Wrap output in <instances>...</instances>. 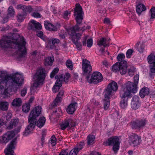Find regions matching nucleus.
I'll return each mask as SVG.
<instances>
[{
  "label": "nucleus",
  "mask_w": 155,
  "mask_h": 155,
  "mask_svg": "<svg viewBox=\"0 0 155 155\" xmlns=\"http://www.w3.org/2000/svg\"><path fill=\"white\" fill-rule=\"evenodd\" d=\"M45 64L46 66L51 65L54 61V57L53 56L45 58L44 60Z\"/></svg>",
  "instance_id": "27"
},
{
  "label": "nucleus",
  "mask_w": 155,
  "mask_h": 155,
  "mask_svg": "<svg viewBox=\"0 0 155 155\" xmlns=\"http://www.w3.org/2000/svg\"><path fill=\"white\" fill-rule=\"evenodd\" d=\"M25 43L23 37L20 38V41H13L8 37H4L0 41V47L4 50L10 48L18 49V57L22 58L25 57L27 54Z\"/></svg>",
  "instance_id": "1"
},
{
  "label": "nucleus",
  "mask_w": 155,
  "mask_h": 155,
  "mask_svg": "<svg viewBox=\"0 0 155 155\" xmlns=\"http://www.w3.org/2000/svg\"><path fill=\"white\" fill-rule=\"evenodd\" d=\"M30 108V104L29 103H28L24 104L22 107V109L23 112L25 113L28 112Z\"/></svg>",
  "instance_id": "37"
},
{
  "label": "nucleus",
  "mask_w": 155,
  "mask_h": 155,
  "mask_svg": "<svg viewBox=\"0 0 155 155\" xmlns=\"http://www.w3.org/2000/svg\"><path fill=\"white\" fill-rule=\"evenodd\" d=\"M70 76V74L69 73H66L65 74L64 76V81L67 82Z\"/></svg>",
  "instance_id": "59"
},
{
  "label": "nucleus",
  "mask_w": 155,
  "mask_h": 155,
  "mask_svg": "<svg viewBox=\"0 0 155 155\" xmlns=\"http://www.w3.org/2000/svg\"><path fill=\"white\" fill-rule=\"evenodd\" d=\"M68 33L71 37L72 41L76 45L77 49L81 50L82 48V45L80 42H78V41L81 38L82 34L78 33L74 35L70 32Z\"/></svg>",
  "instance_id": "11"
},
{
  "label": "nucleus",
  "mask_w": 155,
  "mask_h": 155,
  "mask_svg": "<svg viewBox=\"0 0 155 155\" xmlns=\"http://www.w3.org/2000/svg\"><path fill=\"white\" fill-rule=\"evenodd\" d=\"M59 71V69L58 68H55L51 72L50 74V77L51 78H53L54 76L55 75L57 74Z\"/></svg>",
  "instance_id": "50"
},
{
  "label": "nucleus",
  "mask_w": 155,
  "mask_h": 155,
  "mask_svg": "<svg viewBox=\"0 0 155 155\" xmlns=\"http://www.w3.org/2000/svg\"><path fill=\"white\" fill-rule=\"evenodd\" d=\"M82 68L84 74H87L90 73L92 70L90 62L86 59H83Z\"/></svg>",
  "instance_id": "14"
},
{
  "label": "nucleus",
  "mask_w": 155,
  "mask_h": 155,
  "mask_svg": "<svg viewBox=\"0 0 155 155\" xmlns=\"http://www.w3.org/2000/svg\"><path fill=\"white\" fill-rule=\"evenodd\" d=\"M66 65L67 67L70 70H72L73 69V65L72 61L70 59L68 60L66 62Z\"/></svg>",
  "instance_id": "43"
},
{
  "label": "nucleus",
  "mask_w": 155,
  "mask_h": 155,
  "mask_svg": "<svg viewBox=\"0 0 155 155\" xmlns=\"http://www.w3.org/2000/svg\"><path fill=\"white\" fill-rule=\"evenodd\" d=\"M55 78L57 79L56 82H58V83H61L62 84V82L64 81V76L63 75H61L59 76L57 75L55 77Z\"/></svg>",
  "instance_id": "44"
},
{
  "label": "nucleus",
  "mask_w": 155,
  "mask_h": 155,
  "mask_svg": "<svg viewBox=\"0 0 155 155\" xmlns=\"http://www.w3.org/2000/svg\"><path fill=\"white\" fill-rule=\"evenodd\" d=\"M135 46V48L137 49L138 51L140 53H142L144 50L145 45L143 43H137Z\"/></svg>",
  "instance_id": "33"
},
{
  "label": "nucleus",
  "mask_w": 155,
  "mask_h": 155,
  "mask_svg": "<svg viewBox=\"0 0 155 155\" xmlns=\"http://www.w3.org/2000/svg\"><path fill=\"white\" fill-rule=\"evenodd\" d=\"M139 78V75L138 74L136 75L134 77V84H136V86H137V85L138 84Z\"/></svg>",
  "instance_id": "61"
},
{
  "label": "nucleus",
  "mask_w": 155,
  "mask_h": 155,
  "mask_svg": "<svg viewBox=\"0 0 155 155\" xmlns=\"http://www.w3.org/2000/svg\"><path fill=\"white\" fill-rule=\"evenodd\" d=\"M62 84L60 83H58V82H55V85L53 86L52 88L53 92L55 93L59 89L60 87L62 86Z\"/></svg>",
  "instance_id": "41"
},
{
  "label": "nucleus",
  "mask_w": 155,
  "mask_h": 155,
  "mask_svg": "<svg viewBox=\"0 0 155 155\" xmlns=\"http://www.w3.org/2000/svg\"><path fill=\"white\" fill-rule=\"evenodd\" d=\"M125 57V56L124 54L123 53H121L118 54L117 58L118 61L121 62L122 61H125L124 60Z\"/></svg>",
  "instance_id": "46"
},
{
  "label": "nucleus",
  "mask_w": 155,
  "mask_h": 155,
  "mask_svg": "<svg viewBox=\"0 0 155 155\" xmlns=\"http://www.w3.org/2000/svg\"><path fill=\"white\" fill-rule=\"evenodd\" d=\"M150 93L149 89L144 87L142 88L140 91V95L141 98H143L149 94Z\"/></svg>",
  "instance_id": "25"
},
{
  "label": "nucleus",
  "mask_w": 155,
  "mask_h": 155,
  "mask_svg": "<svg viewBox=\"0 0 155 155\" xmlns=\"http://www.w3.org/2000/svg\"><path fill=\"white\" fill-rule=\"evenodd\" d=\"M106 41V38H102L98 41L97 44L100 46L103 45L104 48L107 46H108L109 45L107 43Z\"/></svg>",
  "instance_id": "31"
},
{
  "label": "nucleus",
  "mask_w": 155,
  "mask_h": 155,
  "mask_svg": "<svg viewBox=\"0 0 155 155\" xmlns=\"http://www.w3.org/2000/svg\"><path fill=\"white\" fill-rule=\"evenodd\" d=\"M64 91L63 90H60L54 101L51 104L52 108L57 106L58 104L60 102L61 99V97L63 95Z\"/></svg>",
  "instance_id": "21"
},
{
  "label": "nucleus",
  "mask_w": 155,
  "mask_h": 155,
  "mask_svg": "<svg viewBox=\"0 0 155 155\" xmlns=\"http://www.w3.org/2000/svg\"><path fill=\"white\" fill-rule=\"evenodd\" d=\"M84 145V142H81L78 144L70 152L69 155H77L78 153L83 147Z\"/></svg>",
  "instance_id": "19"
},
{
  "label": "nucleus",
  "mask_w": 155,
  "mask_h": 155,
  "mask_svg": "<svg viewBox=\"0 0 155 155\" xmlns=\"http://www.w3.org/2000/svg\"><path fill=\"white\" fill-rule=\"evenodd\" d=\"M119 139L117 137H110L108 140H106L103 143V145L105 146H112L113 150L115 153L119 148Z\"/></svg>",
  "instance_id": "6"
},
{
  "label": "nucleus",
  "mask_w": 155,
  "mask_h": 155,
  "mask_svg": "<svg viewBox=\"0 0 155 155\" xmlns=\"http://www.w3.org/2000/svg\"><path fill=\"white\" fill-rule=\"evenodd\" d=\"M37 36L42 39L44 40L43 37V33L41 31H38L37 34Z\"/></svg>",
  "instance_id": "62"
},
{
  "label": "nucleus",
  "mask_w": 155,
  "mask_h": 155,
  "mask_svg": "<svg viewBox=\"0 0 155 155\" xmlns=\"http://www.w3.org/2000/svg\"><path fill=\"white\" fill-rule=\"evenodd\" d=\"M22 104L21 99L19 98L14 99L12 103V105L14 107H19Z\"/></svg>",
  "instance_id": "29"
},
{
  "label": "nucleus",
  "mask_w": 155,
  "mask_h": 155,
  "mask_svg": "<svg viewBox=\"0 0 155 155\" xmlns=\"http://www.w3.org/2000/svg\"><path fill=\"white\" fill-rule=\"evenodd\" d=\"M3 78L6 79L5 82L3 84V88L4 89L3 94L7 95L8 94V90L12 91V90L16 89L17 86H20L23 82V78L22 75L18 73H15L10 76L0 75V79Z\"/></svg>",
  "instance_id": "2"
},
{
  "label": "nucleus",
  "mask_w": 155,
  "mask_h": 155,
  "mask_svg": "<svg viewBox=\"0 0 155 155\" xmlns=\"http://www.w3.org/2000/svg\"><path fill=\"white\" fill-rule=\"evenodd\" d=\"M30 123L27 126L25 129V131L23 132V135L24 136H26L32 133L34 128L36 124L32 122H28Z\"/></svg>",
  "instance_id": "20"
},
{
  "label": "nucleus",
  "mask_w": 155,
  "mask_h": 155,
  "mask_svg": "<svg viewBox=\"0 0 155 155\" xmlns=\"http://www.w3.org/2000/svg\"><path fill=\"white\" fill-rule=\"evenodd\" d=\"M70 12H69L68 11H66L64 12L63 15V18L67 20L68 19V15L70 14Z\"/></svg>",
  "instance_id": "56"
},
{
  "label": "nucleus",
  "mask_w": 155,
  "mask_h": 155,
  "mask_svg": "<svg viewBox=\"0 0 155 155\" xmlns=\"http://www.w3.org/2000/svg\"><path fill=\"white\" fill-rule=\"evenodd\" d=\"M32 10V8L30 6L25 5V8L23 10L24 14L26 15L28 13H30Z\"/></svg>",
  "instance_id": "42"
},
{
  "label": "nucleus",
  "mask_w": 155,
  "mask_h": 155,
  "mask_svg": "<svg viewBox=\"0 0 155 155\" xmlns=\"http://www.w3.org/2000/svg\"><path fill=\"white\" fill-rule=\"evenodd\" d=\"M6 79L5 78H3L2 79H0V89H2L3 88V84L5 82Z\"/></svg>",
  "instance_id": "57"
},
{
  "label": "nucleus",
  "mask_w": 155,
  "mask_h": 155,
  "mask_svg": "<svg viewBox=\"0 0 155 155\" xmlns=\"http://www.w3.org/2000/svg\"><path fill=\"white\" fill-rule=\"evenodd\" d=\"M67 150H62L59 155H68V152Z\"/></svg>",
  "instance_id": "64"
},
{
  "label": "nucleus",
  "mask_w": 155,
  "mask_h": 155,
  "mask_svg": "<svg viewBox=\"0 0 155 155\" xmlns=\"http://www.w3.org/2000/svg\"><path fill=\"white\" fill-rule=\"evenodd\" d=\"M12 115L11 113L9 112L7 113L6 117H5L6 120L7 121L9 120L12 117Z\"/></svg>",
  "instance_id": "63"
},
{
  "label": "nucleus",
  "mask_w": 155,
  "mask_h": 155,
  "mask_svg": "<svg viewBox=\"0 0 155 155\" xmlns=\"http://www.w3.org/2000/svg\"><path fill=\"white\" fill-rule=\"evenodd\" d=\"M130 140L131 142V144L134 146L139 145L141 142V138L137 135L132 133L130 137Z\"/></svg>",
  "instance_id": "16"
},
{
  "label": "nucleus",
  "mask_w": 155,
  "mask_h": 155,
  "mask_svg": "<svg viewBox=\"0 0 155 155\" xmlns=\"http://www.w3.org/2000/svg\"><path fill=\"white\" fill-rule=\"evenodd\" d=\"M123 99L120 102V106L121 107L124 109L127 107V97H125V98H122Z\"/></svg>",
  "instance_id": "34"
},
{
  "label": "nucleus",
  "mask_w": 155,
  "mask_h": 155,
  "mask_svg": "<svg viewBox=\"0 0 155 155\" xmlns=\"http://www.w3.org/2000/svg\"><path fill=\"white\" fill-rule=\"evenodd\" d=\"M55 78L57 79L56 82H58V83H61L62 84V82L64 81V76L63 75H61L59 76L57 75L55 77Z\"/></svg>",
  "instance_id": "45"
},
{
  "label": "nucleus",
  "mask_w": 155,
  "mask_h": 155,
  "mask_svg": "<svg viewBox=\"0 0 155 155\" xmlns=\"http://www.w3.org/2000/svg\"><path fill=\"white\" fill-rule=\"evenodd\" d=\"M27 91V89L26 87H24L21 91V96L24 97L25 96Z\"/></svg>",
  "instance_id": "60"
},
{
  "label": "nucleus",
  "mask_w": 155,
  "mask_h": 155,
  "mask_svg": "<svg viewBox=\"0 0 155 155\" xmlns=\"http://www.w3.org/2000/svg\"><path fill=\"white\" fill-rule=\"evenodd\" d=\"M18 122V119H12L10 122V124L8 127V129H12L14 127H15Z\"/></svg>",
  "instance_id": "36"
},
{
  "label": "nucleus",
  "mask_w": 155,
  "mask_h": 155,
  "mask_svg": "<svg viewBox=\"0 0 155 155\" xmlns=\"http://www.w3.org/2000/svg\"><path fill=\"white\" fill-rule=\"evenodd\" d=\"M48 73V71L42 67L38 68L34 76V82L31 89H35L39 85L43 84Z\"/></svg>",
  "instance_id": "4"
},
{
  "label": "nucleus",
  "mask_w": 155,
  "mask_h": 155,
  "mask_svg": "<svg viewBox=\"0 0 155 155\" xmlns=\"http://www.w3.org/2000/svg\"><path fill=\"white\" fill-rule=\"evenodd\" d=\"M28 26L30 29L34 30L41 29L42 27L40 24L34 20L29 23Z\"/></svg>",
  "instance_id": "18"
},
{
  "label": "nucleus",
  "mask_w": 155,
  "mask_h": 155,
  "mask_svg": "<svg viewBox=\"0 0 155 155\" xmlns=\"http://www.w3.org/2000/svg\"><path fill=\"white\" fill-rule=\"evenodd\" d=\"M78 104L76 102L71 103L67 108V113L70 114H73L77 108Z\"/></svg>",
  "instance_id": "22"
},
{
  "label": "nucleus",
  "mask_w": 155,
  "mask_h": 155,
  "mask_svg": "<svg viewBox=\"0 0 155 155\" xmlns=\"http://www.w3.org/2000/svg\"><path fill=\"white\" fill-rule=\"evenodd\" d=\"M25 16L26 15L24 13L19 14L17 16L18 21L19 22H21L25 19Z\"/></svg>",
  "instance_id": "47"
},
{
  "label": "nucleus",
  "mask_w": 155,
  "mask_h": 155,
  "mask_svg": "<svg viewBox=\"0 0 155 155\" xmlns=\"http://www.w3.org/2000/svg\"><path fill=\"white\" fill-rule=\"evenodd\" d=\"M8 103L7 102H0V110L7 111L8 109Z\"/></svg>",
  "instance_id": "32"
},
{
  "label": "nucleus",
  "mask_w": 155,
  "mask_h": 155,
  "mask_svg": "<svg viewBox=\"0 0 155 155\" xmlns=\"http://www.w3.org/2000/svg\"><path fill=\"white\" fill-rule=\"evenodd\" d=\"M147 123V119L143 118L131 122L130 123V125L133 129L140 130L145 127Z\"/></svg>",
  "instance_id": "8"
},
{
  "label": "nucleus",
  "mask_w": 155,
  "mask_h": 155,
  "mask_svg": "<svg viewBox=\"0 0 155 155\" xmlns=\"http://www.w3.org/2000/svg\"><path fill=\"white\" fill-rule=\"evenodd\" d=\"M147 60L148 63L150 64V76L152 77V73L155 72V54L151 53L147 57Z\"/></svg>",
  "instance_id": "12"
},
{
  "label": "nucleus",
  "mask_w": 155,
  "mask_h": 155,
  "mask_svg": "<svg viewBox=\"0 0 155 155\" xmlns=\"http://www.w3.org/2000/svg\"><path fill=\"white\" fill-rule=\"evenodd\" d=\"M6 134L8 136V138H9V140H11L14 137L15 135L14 132L13 131L8 132Z\"/></svg>",
  "instance_id": "55"
},
{
  "label": "nucleus",
  "mask_w": 155,
  "mask_h": 155,
  "mask_svg": "<svg viewBox=\"0 0 155 155\" xmlns=\"http://www.w3.org/2000/svg\"><path fill=\"white\" fill-rule=\"evenodd\" d=\"M98 105H99V103L96 102L95 101L93 100L89 107H88L87 109L88 110L90 113H92L94 112L93 109L97 107Z\"/></svg>",
  "instance_id": "26"
},
{
  "label": "nucleus",
  "mask_w": 155,
  "mask_h": 155,
  "mask_svg": "<svg viewBox=\"0 0 155 155\" xmlns=\"http://www.w3.org/2000/svg\"><path fill=\"white\" fill-rule=\"evenodd\" d=\"M8 12L7 15L8 17L13 16L15 13V11L12 6H11L8 8Z\"/></svg>",
  "instance_id": "40"
},
{
  "label": "nucleus",
  "mask_w": 155,
  "mask_h": 155,
  "mask_svg": "<svg viewBox=\"0 0 155 155\" xmlns=\"http://www.w3.org/2000/svg\"><path fill=\"white\" fill-rule=\"evenodd\" d=\"M150 14L151 18L153 19L155 18V7L150 9Z\"/></svg>",
  "instance_id": "54"
},
{
  "label": "nucleus",
  "mask_w": 155,
  "mask_h": 155,
  "mask_svg": "<svg viewBox=\"0 0 155 155\" xmlns=\"http://www.w3.org/2000/svg\"><path fill=\"white\" fill-rule=\"evenodd\" d=\"M83 13L82 8L80 4H76L74 8V15L77 23L74 26L70 28L68 30V33L69 32H71L73 34L75 35L78 33H76L77 31L81 30L84 31L86 29V27L85 26L82 27H80L79 26V25L82 22L83 19L82 17Z\"/></svg>",
  "instance_id": "3"
},
{
  "label": "nucleus",
  "mask_w": 155,
  "mask_h": 155,
  "mask_svg": "<svg viewBox=\"0 0 155 155\" xmlns=\"http://www.w3.org/2000/svg\"><path fill=\"white\" fill-rule=\"evenodd\" d=\"M137 92V86L136 84L128 81L125 84L120 92V95L121 98H125L128 97L131 92L135 93Z\"/></svg>",
  "instance_id": "5"
},
{
  "label": "nucleus",
  "mask_w": 155,
  "mask_h": 155,
  "mask_svg": "<svg viewBox=\"0 0 155 155\" xmlns=\"http://www.w3.org/2000/svg\"><path fill=\"white\" fill-rule=\"evenodd\" d=\"M61 110L59 109L58 110H56L54 111L52 114V115H54L57 116H59L61 115Z\"/></svg>",
  "instance_id": "53"
},
{
  "label": "nucleus",
  "mask_w": 155,
  "mask_h": 155,
  "mask_svg": "<svg viewBox=\"0 0 155 155\" xmlns=\"http://www.w3.org/2000/svg\"><path fill=\"white\" fill-rule=\"evenodd\" d=\"M111 97H109L108 99L106 98L105 97L104 101V108L105 110H107L110 104V98Z\"/></svg>",
  "instance_id": "35"
},
{
  "label": "nucleus",
  "mask_w": 155,
  "mask_h": 155,
  "mask_svg": "<svg viewBox=\"0 0 155 155\" xmlns=\"http://www.w3.org/2000/svg\"><path fill=\"white\" fill-rule=\"evenodd\" d=\"M118 89V86L117 83L112 81L110 83L107 87L106 88L103 92L104 96L107 99L111 97L114 92L116 91Z\"/></svg>",
  "instance_id": "7"
},
{
  "label": "nucleus",
  "mask_w": 155,
  "mask_h": 155,
  "mask_svg": "<svg viewBox=\"0 0 155 155\" xmlns=\"http://www.w3.org/2000/svg\"><path fill=\"white\" fill-rule=\"evenodd\" d=\"M56 138L55 136L54 135H52L50 141V143L52 146H55L56 144Z\"/></svg>",
  "instance_id": "48"
},
{
  "label": "nucleus",
  "mask_w": 155,
  "mask_h": 155,
  "mask_svg": "<svg viewBox=\"0 0 155 155\" xmlns=\"http://www.w3.org/2000/svg\"><path fill=\"white\" fill-rule=\"evenodd\" d=\"M75 125L74 121L72 119L68 118L62 121L60 124V127L62 130H64L67 127L71 128L74 127Z\"/></svg>",
  "instance_id": "13"
},
{
  "label": "nucleus",
  "mask_w": 155,
  "mask_h": 155,
  "mask_svg": "<svg viewBox=\"0 0 155 155\" xmlns=\"http://www.w3.org/2000/svg\"><path fill=\"white\" fill-rule=\"evenodd\" d=\"M146 10V7L143 4H139L137 6L136 11L138 14H140L142 12L145 11Z\"/></svg>",
  "instance_id": "28"
},
{
  "label": "nucleus",
  "mask_w": 155,
  "mask_h": 155,
  "mask_svg": "<svg viewBox=\"0 0 155 155\" xmlns=\"http://www.w3.org/2000/svg\"><path fill=\"white\" fill-rule=\"evenodd\" d=\"M87 45L88 48L91 47L93 44V41L91 38L88 39L87 40Z\"/></svg>",
  "instance_id": "58"
},
{
  "label": "nucleus",
  "mask_w": 155,
  "mask_h": 155,
  "mask_svg": "<svg viewBox=\"0 0 155 155\" xmlns=\"http://www.w3.org/2000/svg\"><path fill=\"white\" fill-rule=\"evenodd\" d=\"M120 62H117L114 64L112 67V69L114 72H119L120 67Z\"/></svg>",
  "instance_id": "38"
},
{
  "label": "nucleus",
  "mask_w": 155,
  "mask_h": 155,
  "mask_svg": "<svg viewBox=\"0 0 155 155\" xmlns=\"http://www.w3.org/2000/svg\"><path fill=\"white\" fill-rule=\"evenodd\" d=\"M45 118L44 117H40L37 122L36 125L39 127H42L45 122Z\"/></svg>",
  "instance_id": "30"
},
{
  "label": "nucleus",
  "mask_w": 155,
  "mask_h": 155,
  "mask_svg": "<svg viewBox=\"0 0 155 155\" xmlns=\"http://www.w3.org/2000/svg\"><path fill=\"white\" fill-rule=\"evenodd\" d=\"M95 139V136L93 135H89L87 137V140L88 145L93 143Z\"/></svg>",
  "instance_id": "39"
},
{
  "label": "nucleus",
  "mask_w": 155,
  "mask_h": 155,
  "mask_svg": "<svg viewBox=\"0 0 155 155\" xmlns=\"http://www.w3.org/2000/svg\"><path fill=\"white\" fill-rule=\"evenodd\" d=\"M133 52V50L131 49H128L126 53V57L128 58H130Z\"/></svg>",
  "instance_id": "52"
},
{
  "label": "nucleus",
  "mask_w": 155,
  "mask_h": 155,
  "mask_svg": "<svg viewBox=\"0 0 155 155\" xmlns=\"http://www.w3.org/2000/svg\"><path fill=\"white\" fill-rule=\"evenodd\" d=\"M86 78L89 83L97 84L102 81L103 77L101 73L99 72L96 71L92 74L91 78H90L89 75L86 77Z\"/></svg>",
  "instance_id": "9"
},
{
  "label": "nucleus",
  "mask_w": 155,
  "mask_h": 155,
  "mask_svg": "<svg viewBox=\"0 0 155 155\" xmlns=\"http://www.w3.org/2000/svg\"><path fill=\"white\" fill-rule=\"evenodd\" d=\"M41 107L40 106H38L33 109L29 115L28 121L36 124V118L41 114Z\"/></svg>",
  "instance_id": "10"
},
{
  "label": "nucleus",
  "mask_w": 155,
  "mask_h": 155,
  "mask_svg": "<svg viewBox=\"0 0 155 155\" xmlns=\"http://www.w3.org/2000/svg\"><path fill=\"white\" fill-rule=\"evenodd\" d=\"M45 28L50 31H56L57 28L56 27L51 23L49 21H45L44 23Z\"/></svg>",
  "instance_id": "24"
},
{
  "label": "nucleus",
  "mask_w": 155,
  "mask_h": 155,
  "mask_svg": "<svg viewBox=\"0 0 155 155\" xmlns=\"http://www.w3.org/2000/svg\"><path fill=\"white\" fill-rule=\"evenodd\" d=\"M8 136L6 134H4L2 137V142L6 143H7L9 140V138H8Z\"/></svg>",
  "instance_id": "51"
},
{
  "label": "nucleus",
  "mask_w": 155,
  "mask_h": 155,
  "mask_svg": "<svg viewBox=\"0 0 155 155\" xmlns=\"http://www.w3.org/2000/svg\"><path fill=\"white\" fill-rule=\"evenodd\" d=\"M120 66L119 72L121 75L125 74L127 72V66L126 61H122L120 62Z\"/></svg>",
  "instance_id": "23"
},
{
  "label": "nucleus",
  "mask_w": 155,
  "mask_h": 155,
  "mask_svg": "<svg viewBox=\"0 0 155 155\" xmlns=\"http://www.w3.org/2000/svg\"><path fill=\"white\" fill-rule=\"evenodd\" d=\"M139 99V97L137 95L134 96L132 98L131 105V108L133 109L136 110L140 107V103Z\"/></svg>",
  "instance_id": "17"
},
{
  "label": "nucleus",
  "mask_w": 155,
  "mask_h": 155,
  "mask_svg": "<svg viewBox=\"0 0 155 155\" xmlns=\"http://www.w3.org/2000/svg\"><path fill=\"white\" fill-rule=\"evenodd\" d=\"M16 140L14 139L12 140L5 150L4 152L5 155H13L14 151L13 149H15L16 145Z\"/></svg>",
  "instance_id": "15"
},
{
  "label": "nucleus",
  "mask_w": 155,
  "mask_h": 155,
  "mask_svg": "<svg viewBox=\"0 0 155 155\" xmlns=\"http://www.w3.org/2000/svg\"><path fill=\"white\" fill-rule=\"evenodd\" d=\"M49 41L51 42L53 45H55L58 44L60 42V40L57 38H51Z\"/></svg>",
  "instance_id": "49"
}]
</instances>
